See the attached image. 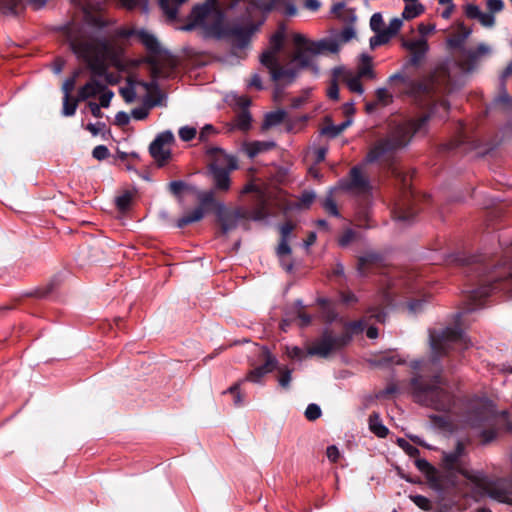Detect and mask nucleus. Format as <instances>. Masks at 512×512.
<instances>
[{"label":"nucleus","instance_id":"1","mask_svg":"<svg viewBox=\"0 0 512 512\" xmlns=\"http://www.w3.org/2000/svg\"><path fill=\"white\" fill-rule=\"evenodd\" d=\"M431 356L414 360L410 367L418 374L411 379V392L419 404L438 411H449L453 396L440 377L441 358L451 351H462L470 346V340L457 326L435 328L429 331Z\"/></svg>","mask_w":512,"mask_h":512},{"label":"nucleus","instance_id":"2","mask_svg":"<svg viewBox=\"0 0 512 512\" xmlns=\"http://www.w3.org/2000/svg\"><path fill=\"white\" fill-rule=\"evenodd\" d=\"M429 119L430 114H427L417 120H410L391 126L387 133L377 139L370 147L363 164L352 167L348 177L340 180V188L358 196L370 194L372 185L368 176L363 172V165L373 164L380 160L384 161L391 176L401 180L403 185L407 186V176L395 165L393 156L410 144L412 137L424 129Z\"/></svg>","mask_w":512,"mask_h":512},{"label":"nucleus","instance_id":"3","mask_svg":"<svg viewBox=\"0 0 512 512\" xmlns=\"http://www.w3.org/2000/svg\"><path fill=\"white\" fill-rule=\"evenodd\" d=\"M95 25L99 28L95 36L88 35L82 26L74 23L62 27L70 49L88 64L92 73L91 79L79 89L77 103L95 97L104 91L107 84L115 82L105 65L110 50V37L102 31V20L95 19Z\"/></svg>","mask_w":512,"mask_h":512},{"label":"nucleus","instance_id":"4","mask_svg":"<svg viewBox=\"0 0 512 512\" xmlns=\"http://www.w3.org/2000/svg\"><path fill=\"white\" fill-rule=\"evenodd\" d=\"M446 261L463 267L468 278L464 313L482 308L485 299L497 291L512 296V260L495 266L480 256L456 253L449 255Z\"/></svg>","mask_w":512,"mask_h":512},{"label":"nucleus","instance_id":"5","mask_svg":"<svg viewBox=\"0 0 512 512\" xmlns=\"http://www.w3.org/2000/svg\"><path fill=\"white\" fill-rule=\"evenodd\" d=\"M244 5L245 14L240 19L230 23H225L224 13L218 11L210 12V17L214 18V22L209 24V27L205 29L206 32L219 39L228 40L233 49L246 48L250 43L252 35L262 24V21L259 23H254L253 21L254 12L258 9L256 3L248 2L244 3Z\"/></svg>","mask_w":512,"mask_h":512},{"label":"nucleus","instance_id":"6","mask_svg":"<svg viewBox=\"0 0 512 512\" xmlns=\"http://www.w3.org/2000/svg\"><path fill=\"white\" fill-rule=\"evenodd\" d=\"M466 424L482 438L484 443L494 440L501 426L505 425L509 431H512V423L508 422L507 412L497 413L493 404L486 400L470 404Z\"/></svg>","mask_w":512,"mask_h":512},{"label":"nucleus","instance_id":"7","mask_svg":"<svg viewBox=\"0 0 512 512\" xmlns=\"http://www.w3.org/2000/svg\"><path fill=\"white\" fill-rule=\"evenodd\" d=\"M284 39V30L280 29L275 32L270 37V47L261 54L260 62L268 69L273 81L290 84L298 76V70L294 68H284L279 63L278 54L283 48Z\"/></svg>","mask_w":512,"mask_h":512},{"label":"nucleus","instance_id":"8","mask_svg":"<svg viewBox=\"0 0 512 512\" xmlns=\"http://www.w3.org/2000/svg\"><path fill=\"white\" fill-rule=\"evenodd\" d=\"M351 341V335L342 333L334 335L329 329H324L321 336L316 339L307 350V355L327 358L334 351L340 350Z\"/></svg>","mask_w":512,"mask_h":512},{"label":"nucleus","instance_id":"9","mask_svg":"<svg viewBox=\"0 0 512 512\" xmlns=\"http://www.w3.org/2000/svg\"><path fill=\"white\" fill-rule=\"evenodd\" d=\"M216 217L221 224V229L224 234L236 229L240 223L247 229V220L249 212L242 208L234 210L228 209L223 203H216Z\"/></svg>","mask_w":512,"mask_h":512},{"label":"nucleus","instance_id":"10","mask_svg":"<svg viewBox=\"0 0 512 512\" xmlns=\"http://www.w3.org/2000/svg\"><path fill=\"white\" fill-rule=\"evenodd\" d=\"M293 43L295 45V52L291 58L290 66L287 68H294L299 73L301 69L312 67L315 73H317L318 68L313 64L312 59V56L315 54H311L307 49L309 40L304 35L295 33L293 35Z\"/></svg>","mask_w":512,"mask_h":512},{"label":"nucleus","instance_id":"11","mask_svg":"<svg viewBox=\"0 0 512 512\" xmlns=\"http://www.w3.org/2000/svg\"><path fill=\"white\" fill-rule=\"evenodd\" d=\"M212 11L224 13L218 6L217 0H206L205 3L195 6L190 13V23L183 26V30L190 31L195 27H202L204 29L209 27V24L214 22V18L210 17Z\"/></svg>","mask_w":512,"mask_h":512},{"label":"nucleus","instance_id":"12","mask_svg":"<svg viewBox=\"0 0 512 512\" xmlns=\"http://www.w3.org/2000/svg\"><path fill=\"white\" fill-rule=\"evenodd\" d=\"M259 357L263 360V364L252 369L244 381L252 383H260L261 379L268 373L272 372L278 366L277 358L270 352L266 346H262L260 349Z\"/></svg>","mask_w":512,"mask_h":512},{"label":"nucleus","instance_id":"13","mask_svg":"<svg viewBox=\"0 0 512 512\" xmlns=\"http://www.w3.org/2000/svg\"><path fill=\"white\" fill-rule=\"evenodd\" d=\"M174 141V135L170 130L159 133L149 146L151 156L163 165L170 157L171 151L166 145Z\"/></svg>","mask_w":512,"mask_h":512},{"label":"nucleus","instance_id":"14","mask_svg":"<svg viewBox=\"0 0 512 512\" xmlns=\"http://www.w3.org/2000/svg\"><path fill=\"white\" fill-rule=\"evenodd\" d=\"M332 76L335 77V80L344 82L351 92L357 93L359 95L364 93V88L361 84V78H359V76H357L351 69H347L343 66L335 67L332 70Z\"/></svg>","mask_w":512,"mask_h":512},{"label":"nucleus","instance_id":"15","mask_svg":"<svg viewBox=\"0 0 512 512\" xmlns=\"http://www.w3.org/2000/svg\"><path fill=\"white\" fill-rule=\"evenodd\" d=\"M207 153L212 159V163H210L209 166L230 170H236L238 168L237 158L234 155L226 153L219 147H212L208 149Z\"/></svg>","mask_w":512,"mask_h":512},{"label":"nucleus","instance_id":"16","mask_svg":"<svg viewBox=\"0 0 512 512\" xmlns=\"http://www.w3.org/2000/svg\"><path fill=\"white\" fill-rule=\"evenodd\" d=\"M403 46L411 53L410 64L417 66L425 58L429 46L425 38H418L415 40L404 41Z\"/></svg>","mask_w":512,"mask_h":512},{"label":"nucleus","instance_id":"17","mask_svg":"<svg viewBox=\"0 0 512 512\" xmlns=\"http://www.w3.org/2000/svg\"><path fill=\"white\" fill-rule=\"evenodd\" d=\"M78 74L79 72H75V74L67 78L62 85V91L64 94L62 114L66 117L73 116L77 109V98L70 101V93L75 87Z\"/></svg>","mask_w":512,"mask_h":512},{"label":"nucleus","instance_id":"18","mask_svg":"<svg viewBox=\"0 0 512 512\" xmlns=\"http://www.w3.org/2000/svg\"><path fill=\"white\" fill-rule=\"evenodd\" d=\"M188 0H159L160 9L168 22L181 20L182 8Z\"/></svg>","mask_w":512,"mask_h":512},{"label":"nucleus","instance_id":"19","mask_svg":"<svg viewBox=\"0 0 512 512\" xmlns=\"http://www.w3.org/2000/svg\"><path fill=\"white\" fill-rule=\"evenodd\" d=\"M396 81H399L402 83L403 87L407 92L413 94V95H419V94H429L430 93V86L426 83H415L413 80H411L408 77H405L402 73L397 72L391 75L388 79L389 83H394Z\"/></svg>","mask_w":512,"mask_h":512},{"label":"nucleus","instance_id":"20","mask_svg":"<svg viewBox=\"0 0 512 512\" xmlns=\"http://www.w3.org/2000/svg\"><path fill=\"white\" fill-rule=\"evenodd\" d=\"M232 170L209 166V173L213 179L214 188L217 191L226 192L231 187L230 172Z\"/></svg>","mask_w":512,"mask_h":512},{"label":"nucleus","instance_id":"21","mask_svg":"<svg viewBox=\"0 0 512 512\" xmlns=\"http://www.w3.org/2000/svg\"><path fill=\"white\" fill-rule=\"evenodd\" d=\"M307 49L311 54L320 55L324 53H338V42L334 39L333 36L328 38H323L318 41H309L307 45Z\"/></svg>","mask_w":512,"mask_h":512},{"label":"nucleus","instance_id":"22","mask_svg":"<svg viewBox=\"0 0 512 512\" xmlns=\"http://www.w3.org/2000/svg\"><path fill=\"white\" fill-rule=\"evenodd\" d=\"M491 53V47L485 43H480L476 49L467 51V67H461L465 73L470 72L478 63V61L486 55Z\"/></svg>","mask_w":512,"mask_h":512},{"label":"nucleus","instance_id":"23","mask_svg":"<svg viewBox=\"0 0 512 512\" xmlns=\"http://www.w3.org/2000/svg\"><path fill=\"white\" fill-rule=\"evenodd\" d=\"M275 146L276 143L274 141H252L244 142L242 150L249 158L253 159L257 155L273 149Z\"/></svg>","mask_w":512,"mask_h":512},{"label":"nucleus","instance_id":"24","mask_svg":"<svg viewBox=\"0 0 512 512\" xmlns=\"http://www.w3.org/2000/svg\"><path fill=\"white\" fill-rule=\"evenodd\" d=\"M393 215L398 223L408 225L413 221L415 212L406 202H398L393 210Z\"/></svg>","mask_w":512,"mask_h":512},{"label":"nucleus","instance_id":"25","mask_svg":"<svg viewBox=\"0 0 512 512\" xmlns=\"http://www.w3.org/2000/svg\"><path fill=\"white\" fill-rule=\"evenodd\" d=\"M137 37L150 53L157 55L161 52L160 43L154 34L145 29H139Z\"/></svg>","mask_w":512,"mask_h":512},{"label":"nucleus","instance_id":"26","mask_svg":"<svg viewBox=\"0 0 512 512\" xmlns=\"http://www.w3.org/2000/svg\"><path fill=\"white\" fill-rule=\"evenodd\" d=\"M239 105L243 108V110L237 115L235 119V127L242 131H247L251 127V115L245 109L250 105V100L247 98H240Z\"/></svg>","mask_w":512,"mask_h":512},{"label":"nucleus","instance_id":"27","mask_svg":"<svg viewBox=\"0 0 512 512\" xmlns=\"http://www.w3.org/2000/svg\"><path fill=\"white\" fill-rule=\"evenodd\" d=\"M369 429L372 433L380 438H385L388 435V428L382 423L378 413L374 412L368 419Z\"/></svg>","mask_w":512,"mask_h":512},{"label":"nucleus","instance_id":"28","mask_svg":"<svg viewBox=\"0 0 512 512\" xmlns=\"http://www.w3.org/2000/svg\"><path fill=\"white\" fill-rule=\"evenodd\" d=\"M204 217V210L202 207H197L191 213L181 217L177 220L176 226L178 228H183L186 225L192 224L194 222L200 221Z\"/></svg>","mask_w":512,"mask_h":512},{"label":"nucleus","instance_id":"29","mask_svg":"<svg viewBox=\"0 0 512 512\" xmlns=\"http://www.w3.org/2000/svg\"><path fill=\"white\" fill-rule=\"evenodd\" d=\"M424 12V7L421 3H405L404 10L402 12V19L411 20L419 16Z\"/></svg>","mask_w":512,"mask_h":512},{"label":"nucleus","instance_id":"30","mask_svg":"<svg viewBox=\"0 0 512 512\" xmlns=\"http://www.w3.org/2000/svg\"><path fill=\"white\" fill-rule=\"evenodd\" d=\"M161 105V99L151 100L147 103V106L137 107L131 111V116L135 120H144L149 115V109Z\"/></svg>","mask_w":512,"mask_h":512},{"label":"nucleus","instance_id":"31","mask_svg":"<svg viewBox=\"0 0 512 512\" xmlns=\"http://www.w3.org/2000/svg\"><path fill=\"white\" fill-rule=\"evenodd\" d=\"M317 302L321 306L322 313L327 322L331 323L337 319L338 314L328 299L319 298Z\"/></svg>","mask_w":512,"mask_h":512},{"label":"nucleus","instance_id":"32","mask_svg":"<svg viewBox=\"0 0 512 512\" xmlns=\"http://www.w3.org/2000/svg\"><path fill=\"white\" fill-rule=\"evenodd\" d=\"M285 116H286V112L284 110H277V111L268 113L265 116L263 128L266 129V128L280 124L284 120Z\"/></svg>","mask_w":512,"mask_h":512},{"label":"nucleus","instance_id":"33","mask_svg":"<svg viewBox=\"0 0 512 512\" xmlns=\"http://www.w3.org/2000/svg\"><path fill=\"white\" fill-rule=\"evenodd\" d=\"M403 362L400 356L394 352H390L388 354L381 355L376 361L375 364L378 366H390V365H399Z\"/></svg>","mask_w":512,"mask_h":512},{"label":"nucleus","instance_id":"34","mask_svg":"<svg viewBox=\"0 0 512 512\" xmlns=\"http://www.w3.org/2000/svg\"><path fill=\"white\" fill-rule=\"evenodd\" d=\"M367 326V322L364 319L348 322L344 325L345 332L351 335V338L353 335L360 334L364 331V329Z\"/></svg>","mask_w":512,"mask_h":512},{"label":"nucleus","instance_id":"35","mask_svg":"<svg viewBox=\"0 0 512 512\" xmlns=\"http://www.w3.org/2000/svg\"><path fill=\"white\" fill-rule=\"evenodd\" d=\"M403 25V19L395 17L390 20L387 27H385L382 31L391 39L395 36Z\"/></svg>","mask_w":512,"mask_h":512},{"label":"nucleus","instance_id":"36","mask_svg":"<svg viewBox=\"0 0 512 512\" xmlns=\"http://www.w3.org/2000/svg\"><path fill=\"white\" fill-rule=\"evenodd\" d=\"M333 37L338 42V48L340 49L341 45L355 37V31L352 27H345L340 33L333 35Z\"/></svg>","mask_w":512,"mask_h":512},{"label":"nucleus","instance_id":"37","mask_svg":"<svg viewBox=\"0 0 512 512\" xmlns=\"http://www.w3.org/2000/svg\"><path fill=\"white\" fill-rule=\"evenodd\" d=\"M429 303V297L423 296L418 299H414L408 303V309L411 313L417 314L424 310Z\"/></svg>","mask_w":512,"mask_h":512},{"label":"nucleus","instance_id":"38","mask_svg":"<svg viewBox=\"0 0 512 512\" xmlns=\"http://www.w3.org/2000/svg\"><path fill=\"white\" fill-rule=\"evenodd\" d=\"M292 380V370L288 367L279 368L278 383L280 387L288 389Z\"/></svg>","mask_w":512,"mask_h":512},{"label":"nucleus","instance_id":"39","mask_svg":"<svg viewBox=\"0 0 512 512\" xmlns=\"http://www.w3.org/2000/svg\"><path fill=\"white\" fill-rule=\"evenodd\" d=\"M350 124H351V121L346 120L339 125L327 126L323 130V133L334 138V137H337L339 134H341Z\"/></svg>","mask_w":512,"mask_h":512},{"label":"nucleus","instance_id":"40","mask_svg":"<svg viewBox=\"0 0 512 512\" xmlns=\"http://www.w3.org/2000/svg\"><path fill=\"white\" fill-rule=\"evenodd\" d=\"M21 0H0V9L7 14L16 15Z\"/></svg>","mask_w":512,"mask_h":512},{"label":"nucleus","instance_id":"41","mask_svg":"<svg viewBox=\"0 0 512 512\" xmlns=\"http://www.w3.org/2000/svg\"><path fill=\"white\" fill-rule=\"evenodd\" d=\"M367 313L370 318L375 319V321L379 323H384L386 321L387 312L378 306H370Z\"/></svg>","mask_w":512,"mask_h":512},{"label":"nucleus","instance_id":"42","mask_svg":"<svg viewBox=\"0 0 512 512\" xmlns=\"http://www.w3.org/2000/svg\"><path fill=\"white\" fill-rule=\"evenodd\" d=\"M133 194L130 192H125L124 194L118 196L115 200L116 206L120 211H126L131 202H132Z\"/></svg>","mask_w":512,"mask_h":512},{"label":"nucleus","instance_id":"43","mask_svg":"<svg viewBox=\"0 0 512 512\" xmlns=\"http://www.w3.org/2000/svg\"><path fill=\"white\" fill-rule=\"evenodd\" d=\"M304 414L308 420L314 421L321 417L322 411L319 405L311 403L307 406Z\"/></svg>","mask_w":512,"mask_h":512},{"label":"nucleus","instance_id":"44","mask_svg":"<svg viewBox=\"0 0 512 512\" xmlns=\"http://www.w3.org/2000/svg\"><path fill=\"white\" fill-rule=\"evenodd\" d=\"M196 128L191 126H183L179 129V137L182 141H191L196 136Z\"/></svg>","mask_w":512,"mask_h":512},{"label":"nucleus","instance_id":"45","mask_svg":"<svg viewBox=\"0 0 512 512\" xmlns=\"http://www.w3.org/2000/svg\"><path fill=\"white\" fill-rule=\"evenodd\" d=\"M410 499L422 510L428 511L431 509L430 500L422 495H410Z\"/></svg>","mask_w":512,"mask_h":512},{"label":"nucleus","instance_id":"46","mask_svg":"<svg viewBox=\"0 0 512 512\" xmlns=\"http://www.w3.org/2000/svg\"><path fill=\"white\" fill-rule=\"evenodd\" d=\"M286 355L291 359L303 360L305 357L304 351L298 346H286Z\"/></svg>","mask_w":512,"mask_h":512},{"label":"nucleus","instance_id":"47","mask_svg":"<svg viewBox=\"0 0 512 512\" xmlns=\"http://www.w3.org/2000/svg\"><path fill=\"white\" fill-rule=\"evenodd\" d=\"M323 208L332 216L338 217L339 211L337 208V204L332 198L331 195H329L323 202Z\"/></svg>","mask_w":512,"mask_h":512},{"label":"nucleus","instance_id":"48","mask_svg":"<svg viewBox=\"0 0 512 512\" xmlns=\"http://www.w3.org/2000/svg\"><path fill=\"white\" fill-rule=\"evenodd\" d=\"M355 74L357 76H359V78H370V79H373L375 78V73L373 71V68H372V64H364V65H361L358 69L357 72H355Z\"/></svg>","mask_w":512,"mask_h":512},{"label":"nucleus","instance_id":"49","mask_svg":"<svg viewBox=\"0 0 512 512\" xmlns=\"http://www.w3.org/2000/svg\"><path fill=\"white\" fill-rule=\"evenodd\" d=\"M390 38L383 32H377V34L370 38V47L374 49L377 46L387 43Z\"/></svg>","mask_w":512,"mask_h":512},{"label":"nucleus","instance_id":"50","mask_svg":"<svg viewBox=\"0 0 512 512\" xmlns=\"http://www.w3.org/2000/svg\"><path fill=\"white\" fill-rule=\"evenodd\" d=\"M316 198V193L312 190L304 191L299 199L300 206L308 208Z\"/></svg>","mask_w":512,"mask_h":512},{"label":"nucleus","instance_id":"51","mask_svg":"<svg viewBox=\"0 0 512 512\" xmlns=\"http://www.w3.org/2000/svg\"><path fill=\"white\" fill-rule=\"evenodd\" d=\"M377 101L383 105H387L392 100V95L388 92L387 88H378L376 90Z\"/></svg>","mask_w":512,"mask_h":512},{"label":"nucleus","instance_id":"52","mask_svg":"<svg viewBox=\"0 0 512 512\" xmlns=\"http://www.w3.org/2000/svg\"><path fill=\"white\" fill-rule=\"evenodd\" d=\"M122 4L129 10H133L138 6H142V9L145 13L148 12V4L147 2H143L142 0H121Z\"/></svg>","mask_w":512,"mask_h":512},{"label":"nucleus","instance_id":"53","mask_svg":"<svg viewBox=\"0 0 512 512\" xmlns=\"http://www.w3.org/2000/svg\"><path fill=\"white\" fill-rule=\"evenodd\" d=\"M478 20L484 27H488V28L493 27L495 24V17L493 15V13H491V12H489V13L481 12L480 16L478 17Z\"/></svg>","mask_w":512,"mask_h":512},{"label":"nucleus","instance_id":"54","mask_svg":"<svg viewBox=\"0 0 512 512\" xmlns=\"http://www.w3.org/2000/svg\"><path fill=\"white\" fill-rule=\"evenodd\" d=\"M398 445L410 456H415L419 453V450L407 442L405 439L399 438L397 440Z\"/></svg>","mask_w":512,"mask_h":512},{"label":"nucleus","instance_id":"55","mask_svg":"<svg viewBox=\"0 0 512 512\" xmlns=\"http://www.w3.org/2000/svg\"><path fill=\"white\" fill-rule=\"evenodd\" d=\"M92 155L97 160H104L109 156V150L105 145H98L93 149Z\"/></svg>","mask_w":512,"mask_h":512},{"label":"nucleus","instance_id":"56","mask_svg":"<svg viewBox=\"0 0 512 512\" xmlns=\"http://www.w3.org/2000/svg\"><path fill=\"white\" fill-rule=\"evenodd\" d=\"M100 94V97H99V100H100V105L103 107V108H107L109 107L110 105V102L114 96V93L113 91L111 90H108L107 87L104 89L103 92L99 93Z\"/></svg>","mask_w":512,"mask_h":512},{"label":"nucleus","instance_id":"57","mask_svg":"<svg viewBox=\"0 0 512 512\" xmlns=\"http://www.w3.org/2000/svg\"><path fill=\"white\" fill-rule=\"evenodd\" d=\"M120 94L127 103H132L136 98V92L132 86L121 88Z\"/></svg>","mask_w":512,"mask_h":512},{"label":"nucleus","instance_id":"58","mask_svg":"<svg viewBox=\"0 0 512 512\" xmlns=\"http://www.w3.org/2000/svg\"><path fill=\"white\" fill-rule=\"evenodd\" d=\"M199 200L202 206L214 204L216 206L214 193L212 191H206L199 194Z\"/></svg>","mask_w":512,"mask_h":512},{"label":"nucleus","instance_id":"59","mask_svg":"<svg viewBox=\"0 0 512 512\" xmlns=\"http://www.w3.org/2000/svg\"><path fill=\"white\" fill-rule=\"evenodd\" d=\"M383 24V19L380 13H375L372 15L370 19V27L375 32H381V27Z\"/></svg>","mask_w":512,"mask_h":512},{"label":"nucleus","instance_id":"60","mask_svg":"<svg viewBox=\"0 0 512 512\" xmlns=\"http://www.w3.org/2000/svg\"><path fill=\"white\" fill-rule=\"evenodd\" d=\"M486 5L489 12L493 14L502 11L504 8V3L502 0H487Z\"/></svg>","mask_w":512,"mask_h":512},{"label":"nucleus","instance_id":"61","mask_svg":"<svg viewBox=\"0 0 512 512\" xmlns=\"http://www.w3.org/2000/svg\"><path fill=\"white\" fill-rule=\"evenodd\" d=\"M341 302L344 304H352L358 302V297L351 291H341L339 293Z\"/></svg>","mask_w":512,"mask_h":512},{"label":"nucleus","instance_id":"62","mask_svg":"<svg viewBox=\"0 0 512 512\" xmlns=\"http://www.w3.org/2000/svg\"><path fill=\"white\" fill-rule=\"evenodd\" d=\"M339 80H335V77L333 76L332 82L328 88L327 94L330 99L338 100L339 99V88H338V82Z\"/></svg>","mask_w":512,"mask_h":512},{"label":"nucleus","instance_id":"63","mask_svg":"<svg viewBox=\"0 0 512 512\" xmlns=\"http://www.w3.org/2000/svg\"><path fill=\"white\" fill-rule=\"evenodd\" d=\"M326 455L329 461L337 462L340 458V451L335 445H331L327 447Z\"/></svg>","mask_w":512,"mask_h":512},{"label":"nucleus","instance_id":"64","mask_svg":"<svg viewBox=\"0 0 512 512\" xmlns=\"http://www.w3.org/2000/svg\"><path fill=\"white\" fill-rule=\"evenodd\" d=\"M115 122L119 126L128 125L130 122V115L124 111H119L115 116Z\"/></svg>","mask_w":512,"mask_h":512}]
</instances>
